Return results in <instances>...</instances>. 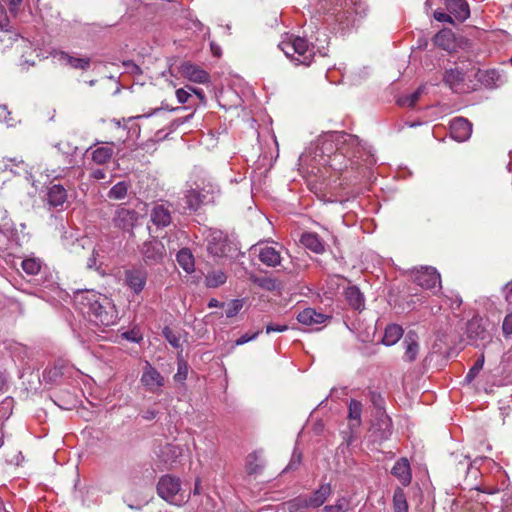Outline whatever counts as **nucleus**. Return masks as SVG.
<instances>
[{
	"instance_id": "obj_1",
	"label": "nucleus",
	"mask_w": 512,
	"mask_h": 512,
	"mask_svg": "<svg viewBox=\"0 0 512 512\" xmlns=\"http://www.w3.org/2000/svg\"><path fill=\"white\" fill-rule=\"evenodd\" d=\"M317 150L323 157H327L323 159L324 164L342 171L348 168V163H355L353 159L361 153V145L357 136L334 131L324 134L319 139Z\"/></svg>"
},
{
	"instance_id": "obj_2",
	"label": "nucleus",
	"mask_w": 512,
	"mask_h": 512,
	"mask_svg": "<svg viewBox=\"0 0 512 512\" xmlns=\"http://www.w3.org/2000/svg\"><path fill=\"white\" fill-rule=\"evenodd\" d=\"M75 302L83 314L97 326L109 327L118 321V312L113 301L93 290L78 292Z\"/></svg>"
},
{
	"instance_id": "obj_3",
	"label": "nucleus",
	"mask_w": 512,
	"mask_h": 512,
	"mask_svg": "<svg viewBox=\"0 0 512 512\" xmlns=\"http://www.w3.org/2000/svg\"><path fill=\"white\" fill-rule=\"evenodd\" d=\"M280 49L296 65L309 66L316 55L314 45H310L302 37H294L279 44Z\"/></svg>"
},
{
	"instance_id": "obj_4",
	"label": "nucleus",
	"mask_w": 512,
	"mask_h": 512,
	"mask_svg": "<svg viewBox=\"0 0 512 512\" xmlns=\"http://www.w3.org/2000/svg\"><path fill=\"white\" fill-rule=\"evenodd\" d=\"M473 63L463 64L447 70L444 82L456 93H468L475 90V82L471 73Z\"/></svg>"
},
{
	"instance_id": "obj_5",
	"label": "nucleus",
	"mask_w": 512,
	"mask_h": 512,
	"mask_svg": "<svg viewBox=\"0 0 512 512\" xmlns=\"http://www.w3.org/2000/svg\"><path fill=\"white\" fill-rule=\"evenodd\" d=\"M157 492L162 499L178 506L186 503L190 497V494L181 489L180 479L171 475H164L159 479Z\"/></svg>"
},
{
	"instance_id": "obj_6",
	"label": "nucleus",
	"mask_w": 512,
	"mask_h": 512,
	"mask_svg": "<svg viewBox=\"0 0 512 512\" xmlns=\"http://www.w3.org/2000/svg\"><path fill=\"white\" fill-rule=\"evenodd\" d=\"M208 252L216 257L226 256L230 250L227 235L220 230H211L206 238Z\"/></svg>"
},
{
	"instance_id": "obj_7",
	"label": "nucleus",
	"mask_w": 512,
	"mask_h": 512,
	"mask_svg": "<svg viewBox=\"0 0 512 512\" xmlns=\"http://www.w3.org/2000/svg\"><path fill=\"white\" fill-rule=\"evenodd\" d=\"M414 281L417 285L425 289L441 287L440 274L433 267H423L417 270L414 275Z\"/></svg>"
},
{
	"instance_id": "obj_8",
	"label": "nucleus",
	"mask_w": 512,
	"mask_h": 512,
	"mask_svg": "<svg viewBox=\"0 0 512 512\" xmlns=\"http://www.w3.org/2000/svg\"><path fill=\"white\" fill-rule=\"evenodd\" d=\"M471 73L475 82V90L479 86L493 88L500 79V74L495 69L482 70L476 64H473Z\"/></svg>"
},
{
	"instance_id": "obj_9",
	"label": "nucleus",
	"mask_w": 512,
	"mask_h": 512,
	"mask_svg": "<svg viewBox=\"0 0 512 512\" xmlns=\"http://www.w3.org/2000/svg\"><path fill=\"white\" fill-rule=\"evenodd\" d=\"M147 391L155 393L164 385V377L150 364L146 363L140 379Z\"/></svg>"
},
{
	"instance_id": "obj_10",
	"label": "nucleus",
	"mask_w": 512,
	"mask_h": 512,
	"mask_svg": "<svg viewBox=\"0 0 512 512\" xmlns=\"http://www.w3.org/2000/svg\"><path fill=\"white\" fill-rule=\"evenodd\" d=\"M138 215L134 210L120 207L116 209L112 222L116 228L124 231H130L135 226Z\"/></svg>"
},
{
	"instance_id": "obj_11",
	"label": "nucleus",
	"mask_w": 512,
	"mask_h": 512,
	"mask_svg": "<svg viewBox=\"0 0 512 512\" xmlns=\"http://www.w3.org/2000/svg\"><path fill=\"white\" fill-rule=\"evenodd\" d=\"M180 73L189 81L199 84L208 83L210 80V75L207 71L191 62H184L181 64Z\"/></svg>"
},
{
	"instance_id": "obj_12",
	"label": "nucleus",
	"mask_w": 512,
	"mask_h": 512,
	"mask_svg": "<svg viewBox=\"0 0 512 512\" xmlns=\"http://www.w3.org/2000/svg\"><path fill=\"white\" fill-rule=\"evenodd\" d=\"M472 133V124L463 117L454 118L450 122V135L458 141L464 142L468 140Z\"/></svg>"
},
{
	"instance_id": "obj_13",
	"label": "nucleus",
	"mask_w": 512,
	"mask_h": 512,
	"mask_svg": "<svg viewBox=\"0 0 512 512\" xmlns=\"http://www.w3.org/2000/svg\"><path fill=\"white\" fill-rule=\"evenodd\" d=\"M404 348L403 361L414 362L420 351L419 337L416 332L408 331L402 342Z\"/></svg>"
},
{
	"instance_id": "obj_14",
	"label": "nucleus",
	"mask_w": 512,
	"mask_h": 512,
	"mask_svg": "<svg viewBox=\"0 0 512 512\" xmlns=\"http://www.w3.org/2000/svg\"><path fill=\"white\" fill-rule=\"evenodd\" d=\"M261 263L268 267H276L281 263L280 252L273 246L257 245L254 247Z\"/></svg>"
},
{
	"instance_id": "obj_15",
	"label": "nucleus",
	"mask_w": 512,
	"mask_h": 512,
	"mask_svg": "<svg viewBox=\"0 0 512 512\" xmlns=\"http://www.w3.org/2000/svg\"><path fill=\"white\" fill-rule=\"evenodd\" d=\"M47 204L51 208L60 209L64 208L68 199L67 190L60 184H53L48 187L46 195Z\"/></svg>"
},
{
	"instance_id": "obj_16",
	"label": "nucleus",
	"mask_w": 512,
	"mask_h": 512,
	"mask_svg": "<svg viewBox=\"0 0 512 512\" xmlns=\"http://www.w3.org/2000/svg\"><path fill=\"white\" fill-rule=\"evenodd\" d=\"M125 282L127 286L135 293L143 291L147 282V272L141 269H132L126 271Z\"/></svg>"
},
{
	"instance_id": "obj_17",
	"label": "nucleus",
	"mask_w": 512,
	"mask_h": 512,
	"mask_svg": "<svg viewBox=\"0 0 512 512\" xmlns=\"http://www.w3.org/2000/svg\"><path fill=\"white\" fill-rule=\"evenodd\" d=\"M54 58H56L61 65L83 71L88 70L91 63V59L89 57H75L64 51L57 52L54 55Z\"/></svg>"
},
{
	"instance_id": "obj_18",
	"label": "nucleus",
	"mask_w": 512,
	"mask_h": 512,
	"mask_svg": "<svg viewBox=\"0 0 512 512\" xmlns=\"http://www.w3.org/2000/svg\"><path fill=\"white\" fill-rule=\"evenodd\" d=\"M165 255L164 245L158 240H152L144 243L143 256L147 263L154 264L160 262Z\"/></svg>"
},
{
	"instance_id": "obj_19",
	"label": "nucleus",
	"mask_w": 512,
	"mask_h": 512,
	"mask_svg": "<svg viewBox=\"0 0 512 512\" xmlns=\"http://www.w3.org/2000/svg\"><path fill=\"white\" fill-rule=\"evenodd\" d=\"M328 318L327 315L319 313L312 308H306L297 315L299 323L309 326L312 329H318V326L326 322Z\"/></svg>"
},
{
	"instance_id": "obj_20",
	"label": "nucleus",
	"mask_w": 512,
	"mask_h": 512,
	"mask_svg": "<svg viewBox=\"0 0 512 512\" xmlns=\"http://www.w3.org/2000/svg\"><path fill=\"white\" fill-rule=\"evenodd\" d=\"M332 494V487L329 483L322 484L311 495L306 496L308 508H319Z\"/></svg>"
},
{
	"instance_id": "obj_21",
	"label": "nucleus",
	"mask_w": 512,
	"mask_h": 512,
	"mask_svg": "<svg viewBox=\"0 0 512 512\" xmlns=\"http://www.w3.org/2000/svg\"><path fill=\"white\" fill-rule=\"evenodd\" d=\"M185 202L188 209L196 211L201 205L212 203V197L201 193L197 187L191 188L185 194Z\"/></svg>"
},
{
	"instance_id": "obj_22",
	"label": "nucleus",
	"mask_w": 512,
	"mask_h": 512,
	"mask_svg": "<svg viewBox=\"0 0 512 512\" xmlns=\"http://www.w3.org/2000/svg\"><path fill=\"white\" fill-rule=\"evenodd\" d=\"M403 486H408L412 480L411 468L407 458L397 460L391 471Z\"/></svg>"
},
{
	"instance_id": "obj_23",
	"label": "nucleus",
	"mask_w": 512,
	"mask_h": 512,
	"mask_svg": "<svg viewBox=\"0 0 512 512\" xmlns=\"http://www.w3.org/2000/svg\"><path fill=\"white\" fill-rule=\"evenodd\" d=\"M151 221L158 228L167 227L171 223V212L165 204L155 205L151 211Z\"/></svg>"
},
{
	"instance_id": "obj_24",
	"label": "nucleus",
	"mask_w": 512,
	"mask_h": 512,
	"mask_svg": "<svg viewBox=\"0 0 512 512\" xmlns=\"http://www.w3.org/2000/svg\"><path fill=\"white\" fill-rule=\"evenodd\" d=\"M446 8L456 20L461 22L470 15L469 6L465 0H446Z\"/></svg>"
},
{
	"instance_id": "obj_25",
	"label": "nucleus",
	"mask_w": 512,
	"mask_h": 512,
	"mask_svg": "<svg viewBox=\"0 0 512 512\" xmlns=\"http://www.w3.org/2000/svg\"><path fill=\"white\" fill-rule=\"evenodd\" d=\"M302 245L316 254H322L325 251L324 242L314 232H305L300 238Z\"/></svg>"
},
{
	"instance_id": "obj_26",
	"label": "nucleus",
	"mask_w": 512,
	"mask_h": 512,
	"mask_svg": "<svg viewBox=\"0 0 512 512\" xmlns=\"http://www.w3.org/2000/svg\"><path fill=\"white\" fill-rule=\"evenodd\" d=\"M348 304L355 310H362L365 306L363 293L356 286L348 287L344 292Z\"/></svg>"
},
{
	"instance_id": "obj_27",
	"label": "nucleus",
	"mask_w": 512,
	"mask_h": 512,
	"mask_svg": "<svg viewBox=\"0 0 512 512\" xmlns=\"http://www.w3.org/2000/svg\"><path fill=\"white\" fill-rule=\"evenodd\" d=\"M112 155L113 143H106V145L97 147L91 151L92 160L98 165H103L109 162Z\"/></svg>"
},
{
	"instance_id": "obj_28",
	"label": "nucleus",
	"mask_w": 512,
	"mask_h": 512,
	"mask_svg": "<svg viewBox=\"0 0 512 512\" xmlns=\"http://www.w3.org/2000/svg\"><path fill=\"white\" fill-rule=\"evenodd\" d=\"M264 467V463L261 455L254 451L247 455L245 459V471L248 475H257L259 474Z\"/></svg>"
},
{
	"instance_id": "obj_29",
	"label": "nucleus",
	"mask_w": 512,
	"mask_h": 512,
	"mask_svg": "<svg viewBox=\"0 0 512 512\" xmlns=\"http://www.w3.org/2000/svg\"><path fill=\"white\" fill-rule=\"evenodd\" d=\"M362 403L358 400L351 399L348 405V419L350 428H358L361 425Z\"/></svg>"
},
{
	"instance_id": "obj_30",
	"label": "nucleus",
	"mask_w": 512,
	"mask_h": 512,
	"mask_svg": "<svg viewBox=\"0 0 512 512\" xmlns=\"http://www.w3.org/2000/svg\"><path fill=\"white\" fill-rule=\"evenodd\" d=\"M403 336V329L397 324H390L385 328L382 342L386 346L396 344Z\"/></svg>"
},
{
	"instance_id": "obj_31",
	"label": "nucleus",
	"mask_w": 512,
	"mask_h": 512,
	"mask_svg": "<svg viewBox=\"0 0 512 512\" xmlns=\"http://www.w3.org/2000/svg\"><path fill=\"white\" fill-rule=\"evenodd\" d=\"M179 266L187 273L194 271V257L189 249H181L176 255Z\"/></svg>"
},
{
	"instance_id": "obj_32",
	"label": "nucleus",
	"mask_w": 512,
	"mask_h": 512,
	"mask_svg": "<svg viewBox=\"0 0 512 512\" xmlns=\"http://www.w3.org/2000/svg\"><path fill=\"white\" fill-rule=\"evenodd\" d=\"M42 265V260L34 256L26 257L21 262L23 271L30 276L37 275L41 271Z\"/></svg>"
},
{
	"instance_id": "obj_33",
	"label": "nucleus",
	"mask_w": 512,
	"mask_h": 512,
	"mask_svg": "<svg viewBox=\"0 0 512 512\" xmlns=\"http://www.w3.org/2000/svg\"><path fill=\"white\" fill-rule=\"evenodd\" d=\"M226 280L227 276L222 270H213L205 276L204 284L208 288H216L223 285Z\"/></svg>"
},
{
	"instance_id": "obj_34",
	"label": "nucleus",
	"mask_w": 512,
	"mask_h": 512,
	"mask_svg": "<svg viewBox=\"0 0 512 512\" xmlns=\"http://www.w3.org/2000/svg\"><path fill=\"white\" fill-rule=\"evenodd\" d=\"M249 279L258 287L267 290L274 291L279 288V282L271 277H259L254 274H251Z\"/></svg>"
},
{
	"instance_id": "obj_35",
	"label": "nucleus",
	"mask_w": 512,
	"mask_h": 512,
	"mask_svg": "<svg viewBox=\"0 0 512 512\" xmlns=\"http://www.w3.org/2000/svg\"><path fill=\"white\" fill-rule=\"evenodd\" d=\"M196 187L201 193L210 195L212 202H214L216 196L220 193L219 186L211 178L202 179L201 183L196 184Z\"/></svg>"
},
{
	"instance_id": "obj_36",
	"label": "nucleus",
	"mask_w": 512,
	"mask_h": 512,
	"mask_svg": "<svg viewBox=\"0 0 512 512\" xmlns=\"http://www.w3.org/2000/svg\"><path fill=\"white\" fill-rule=\"evenodd\" d=\"M394 512H408V503L402 488H396L393 495Z\"/></svg>"
},
{
	"instance_id": "obj_37",
	"label": "nucleus",
	"mask_w": 512,
	"mask_h": 512,
	"mask_svg": "<svg viewBox=\"0 0 512 512\" xmlns=\"http://www.w3.org/2000/svg\"><path fill=\"white\" fill-rule=\"evenodd\" d=\"M289 512H300L307 509L306 496L300 495L283 504Z\"/></svg>"
},
{
	"instance_id": "obj_38",
	"label": "nucleus",
	"mask_w": 512,
	"mask_h": 512,
	"mask_svg": "<svg viewBox=\"0 0 512 512\" xmlns=\"http://www.w3.org/2000/svg\"><path fill=\"white\" fill-rule=\"evenodd\" d=\"M350 507V501L347 497H340L333 505H326L322 512H347Z\"/></svg>"
},
{
	"instance_id": "obj_39",
	"label": "nucleus",
	"mask_w": 512,
	"mask_h": 512,
	"mask_svg": "<svg viewBox=\"0 0 512 512\" xmlns=\"http://www.w3.org/2000/svg\"><path fill=\"white\" fill-rule=\"evenodd\" d=\"M128 184L124 181L116 183L108 192V197L114 200H121L126 197Z\"/></svg>"
},
{
	"instance_id": "obj_40",
	"label": "nucleus",
	"mask_w": 512,
	"mask_h": 512,
	"mask_svg": "<svg viewBox=\"0 0 512 512\" xmlns=\"http://www.w3.org/2000/svg\"><path fill=\"white\" fill-rule=\"evenodd\" d=\"M453 41V33L450 30H441L434 36L435 45L448 49Z\"/></svg>"
},
{
	"instance_id": "obj_41",
	"label": "nucleus",
	"mask_w": 512,
	"mask_h": 512,
	"mask_svg": "<svg viewBox=\"0 0 512 512\" xmlns=\"http://www.w3.org/2000/svg\"><path fill=\"white\" fill-rule=\"evenodd\" d=\"M244 306L243 299H233L229 303L225 304V314L228 318L236 316Z\"/></svg>"
},
{
	"instance_id": "obj_42",
	"label": "nucleus",
	"mask_w": 512,
	"mask_h": 512,
	"mask_svg": "<svg viewBox=\"0 0 512 512\" xmlns=\"http://www.w3.org/2000/svg\"><path fill=\"white\" fill-rule=\"evenodd\" d=\"M421 94L422 88L420 87L410 95L399 98L397 102L400 106L413 107L419 100Z\"/></svg>"
},
{
	"instance_id": "obj_43",
	"label": "nucleus",
	"mask_w": 512,
	"mask_h": 512,
	"mask_svg": "<svg viewBox=\"0 0 512 512\" xmlns=\"http://www.w3.org/2000/svg\"><path fill=\"white\" fill-rule=\"evenodd\" d=\"M484 365V355L482 354L480 358L476 360V362L473 364V366L468 371L467 375L465 376V381L467 383L472 382L475 377L478 375V373L482 370Z\"/></svg>"
},
{
	"instance_id": "obj_44",
	"label": "nucleus",
	"mask_w": 512,
	"mask_h": 512,
	"mask_svg": "<svg viewBox=\"0 0 512 512\" xmlns=\"http://www.w3.org/2000/svg\"><path fill=\"white\" fill-rule=\"evenodd\" d=\"M162 334L168 343L174 348H179L181 346L179 336L170 327H164Z\"/></svg>"
},
{
	"instance_id": "obj_45",
	"label": "nucleus",
	"mask_w": 512,
	"mask_h": 512,
	"mask_svg": "<svg viewBox=\"0 0 512 512\" xmlns=\"http://www.w3.org/2000/svg\"><path fill=\"white\" fill-rule=\"evenodd\" d=\"M10 27V21L4 7L0 4V30L8 31Z\"/></svg>"
},
{
	"instance_id": "obj_46",
	"label": "nucleus",
	"mask_w": 512,
	"mask_h": 512,
	"mask_svg": "<svg viewBox=\"0 0 512 512\" xmlns=\"http://www.w3.org/2000/svg\"><path fill=\"white\" fill-rule=\"evenodd\" d=\"M502 331L506 337L512 335V313H509L505 316L502 324Z\"/></svg>"
},
{
	"instance_id": "obj_47",
	"label": "nucleus",
	"mask_w": 512,
	"mask_h": 512,
	"mask_svg": "<svg viewBox=\"0 0 512 512\" xmlns=\"http://www.w3.org/2000/svg\"><path fill=\"white\" fill-rule=\"evenodd\" d=\"M260 334V331H256L252 334H243L241 337H239L236 341H235V345L237 346H240V345H243L245 343H248L249 341H252L254 339H256Z\"/></svg>"
},
{
	"instance_id": "obj_48",
	"label": "nucleus",
	"mask_w": 512,
	"mask_h": 512,
	"mask_svg": "<svg viewBox=\"0 0 512 512\" xmlns=\"http://www.w3.org/2000/svg\"><path fill=\"white\" fill-rule=\"evenodd\" d=\"M434 18L439 22L453 24V18L451 14H447L443 11L436 10L433 14Z\"/></svg>"
},
{
	"instance_id": "obj_49",
	"label": "nucleus",
	"mask_w": 512,
	"mask_h": 512,
	"mask_svg": "<svg viewBox=\"0 0 512 512\" xmlns=\"http://www.w3.org/2000/svg\"><path fill=\"white\" fill-rule=\"evenodd\" d=\"M190 92L191 91H189V89L186 90L184 88H180V89L176 90V97H177L178 102L181 104L186 103L190 97Z\"/></svg>"
},
{
	"instance_id": "obj_50",
	"label": "nucleus",
	"mask_w": 512,
	"mask_h": 512,
	"mask_svg": "<svg viewBox=\"0 0 512 512\" xmlns=\"http://www.w3.org/2000/svg\"><path fill=\"white\" fill-rule=\"evenodd\" d=\"M186 377H187V367L184 363H179L178 371L175 374L174 378L176 381H182V380H185Z\"/></svg>"
},
{
	"instance_id": "obj_51",
	"label": "nucleus",
	"mask_w": 512,
	"mask_h": 512,
	"mask_svg": "<svg viewBox=\"0 0 512 512\" xmlns=\"http://www.w3.org/2000/svg\"><path fill=\"white\" fill-rule=\"evenodd\" d=\"M288 330L287 325L273 324L270 323L266 326V333L270 334L271 332H284Z\"/></svg>"
},
{
	"instance_id": "obj_52",
	"label": "nucleus",
	"mask_w": 512,
	"mask_h": 512,
	"mask_svg": "<svg viewBox=\"0 0 512 512\" xmlns=\"http://www.w3.org/2000/svg\"><path fill=\"white\" fill-rule=\"evenodd\" d=\"M504 293L506 301L512 304V282L505 286Z\"/></svg>"
},
{
	"instance_id": "obj_53",
	"label": "nucleus",
	"mask_w": 512,
	"mask_h": 512,
	"mask_svg": "<svg viewBox=\"0 0 512 512\" xmlns=\"http://www.w3.org/2000/svg\"><path fill=\"white\" fill-rule=\"evenodd\" d=\"M124 337L127 340H130L132 342H139L142 338L140 336H136L133 331L124 333Z\"/></svg>"
},
{
	"instance_id": "obj_54",
	"label": "nucleus",
	"mask_w": 512,
	"mask_h": 512,
	"mask_svg": "<svg viewBox=\"0 0 512 512\" xmlns=\"http://www.w3.org/2000/svg\"><path fill=\"white\" fill-rule=\"evenodd\" d=\"M8 2H9V6H10L9 7L10 12L16 13V11L18 10V6L22 2V0H8Z\"/></svg>"
},
{
	"instance_id": "obj_55",
	"label": "nucleus",
	"mask_w": 512,
	"mask_h": 512,
	"mask_svg": "<svg viewBox=\"0 0 512 512\" xmlns=\"http://www.w3.org/2000/svg\"><path fill=\"white\" fill-rule=\"evenodd\" d=\"M224 306H225V303L220 302V301H218L215 298L210 299L209 302H208V307L209 308H215V307L224 308Z\"/></svg>"
},
{
	"instance_id": "obj_56",
	"label": "nucleus",
	"mask_w": 512,
	"mask_h": 512,
	"mask_svg": "<svg viewBox=\"0 0 512 512\" xmlns=\"http://www.w3.org/2000/svg\"><path fill=\"white\" fill-rule=\"evenodd\" d=\"M187 88L189 89V91L193 92L194 94L197 95V97L200 99V100H204L205 99V95H204V92L203 90L201 89H196V88H193V87H190V86H187Z\"/></svg>"
},
{
	"instance_id": "obj_57",
	"label": "nucleus",
	"mask_w": 512,
	"mask_h": 512,
	"mask_svg": "<svg viewBox=\"0 0 512 512\" xmlns=\"http://www.w3.org/2000/svg\"><path fill=\"white\" fill-rule=\"evenodd\" d=\"M210 47H211V51H212L213 55L216 56V57H220V55H221V48L217 44H215L214 42L210 43Z\"/></svg>"
},
{
	"instance_id": "obj_58",
	"label": "nucleus",
	"mask_w": 512,
	"mask_h": 512,
	"mask_svg": "<svg viewBox=\"0 0 512 512\" xmlns=\"http://www.w3.org/2000/svg\"><path fill=\"white\" fill-rule=\"evenodd\" d=\"M93 177L95 179H103L105 177V173L103 170L97 169L93 172Z\"/></svg>"
},
{
	"instance_id": "obj_59",
	"label": "nucleus",
	"mask_w": 512,
	"mask_h": 512,
	"mask_svg": "<svg viewBox=\"0 0 512 512\" xmlns=\"http://www.w3.org/2000/svg\"><path fill=\"white\" fill-rule=\"evenodd\" d=\"M300 463V456L295 459V456H293L291 462L289 463L287 469H293L296 465Z\"/></svg>"
},
{
	"instance_id": "obj_60",
	"label": "nucleus",
	"mask_w": 512,
	"mask_h": 512,
	"mask_svg": "<svg viewBox=\"0 0 512 512\" xmlns=\"http://www.w3.org/2000/svg\"><path fill=\"white\" fill-rule=\"evenodd\" d=\"M200 485H201V481L199 478H197L195 481V484H194L193 494H195V495L200 494Z\"/></svg>"
},
{
	"instance_id": "obj_61",
	"label": "nucleus",
	"mask_w": 512,
	"mask_h": 512,
	"mask_svg": "<svg viewBox=\"0 0 512 512\" xmlns=\"http://www.w3.org/2000/svg\"><path fill=\"white\" fill-rule=\"evenodd\" d=\"M155 416H156V413L154 411H147L143 417L147 420H151V419H154Z\"/></svg>"
},
{
	"instance_id": "obj_62",
	"label": "nucleus",
	"mask_w": 512,
	"mask_h": 512,
	"mask_svg": "<svg viewBox=\"0 0 512 512\" xmlns=\"http://www.w3.org/2000/svg\"><path fill=\"white\" fill-rule=\"evenodd\" d=\"M6 110L7 108L5 105H0V120L5 119Z\"/></svg>"
},
{
	"instance_id": "obj_63",
	"label": "nucleus",
	"mask_w": 512,
	"mask_h": 512,
	"mask_svg": "<svg viewBox=\"0 0 512 512\" xmlns=\"http://www.w3.org/2000/svg\"><path fill=\"white\" fill-rule=\"evenodd\" d=\"M6 383V378L3 374L0 373V392L3 390V387Z\"/></svg>"
},
{
	"instance_id": "obj_64",
	"label": "nucleus",
	"mask_w": 512,
	"mask_h": 512,
	"mask_svg": "<svg viewBox=\"0 0 512 512\" xmlns=\"http://www.w3.org/2000/svg\"><path fill=\"white\" fill-rule=\"evenodd\" d=\"M12 403V400L11 399H5L3 402H2V405L5 406L6 408H10V405Z\"/></svg>"
}]
</instances>
